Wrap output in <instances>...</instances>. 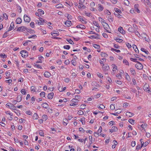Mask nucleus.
Listing matches in <instances>:
<instances>
[{
  "instance_id": "nucleus-5",
  "label": "nucleus",
  "mask_w": 151,
  "mask_h": 151,
  "mask_svg": "<svg viewBox=\"0 0 151 151\" xmlns=\"http://www.w3.org/2000/svg\"><path fill=\"white\" fill-rule=\"evenodd\" d=\"M24 21L27 22H29L30 21V18L26 14L24 15Z\"/></svg>"
},
{
  "instance_id": "nucleus-47",
  "label": "nucleus",
  "mask_w": 151,
  "mask_h": 151,
  "mask_svg": "<svg viewBox=\"0 0 151 151\" xmlns=\"http://www.w3.org/2000/svg\"><path fill=\"white\" fill-rule=\"evenodd\" d=\"M71 63L73 65L75 66L76 63V61L75 60H71Z\"/></svg>"
},
{
  "instance_id": "nucleus-64",
  "label": "nucleus",
  "mask_w": 151,
  "mask_h": 151,
  "mask_svg": "<svg viewBox=\"0 0 151 151\" xmlns=\"http://www.w3.org/2000/svg\"><path fill=\"white\" fill-rule=\"evenodd\" d=\"M78 114L79 115H82L83 114V111L80 110L78 111Z\"/></svg>"
},
{
  "instance_id": "nucleus-2",
  "label": "nucleus",
  "mask_w": 151,
  "mask_h": 151,
  "mask_svg": "<svg viewBox=\"0 0 151 151\" xmlns=\"http://www.w3.org/2000/svg\"><path fill=\"white\" fill-rule=\"evenodd\" d=\"M135 67L138 69L141 70L143 68V66L140 63L138 62L135 65Z\"/></svg>"
},
{
  "instance_id": "nucleus-54",
  "label": "nucleus",
  "mask_w": 151,
  "mask_h": 151,
  "mask_svg": "<svg viewBox=\"0 0 151 151\" xmlns=\"http://www.w3.org/2000/svg\"><path fill=\"white\" fill-rule=\"evenodd\" d=\"M147 126V124H142L141 125V127L144 129V128L145 127H146V126Z\"/></svg>"
},
{
  "instance_id": "nucleus-20",
  "label": "nucleus",
  "mask_w": 151,
  "mask_h": 151,
  "mask_svg": "<svg viewBox=\"0 0 151 151\" xmlns=\"http://www.w3.org/2000/svg\"><path fill=\"white\" fill-rule=\"evenodd\" d=\"M22 22V19L21 18L19 17H18L17 19L16 22V23L17 24H20Z\"/></svg>"
},
{
  "instance_id": "nucleus-62",
  "label": "nucleus",
  "mask_w": 151,
  "mask_h": 151,
  "mask_svg": "<svg viewBox=\"0 0 151 151\" xmlns=\"http://www.w3.org/2000/svg\"><path fill=\"white\" fill-rule=\"evenodd\" d=\"M71 101L72 102H74V103H76L78 102V101H79L77 99H76L75 98L73 99Z\"/></svg>"
},
{
  "instance_id": "nucleus-53",
  "label": "nucleus",
  "mask_w": 151,
  "mask_h": 151,
  "mask_svg": "<svg viewBox=\"0 0 151 151\" xmlns=\"http://www.w3.org/2000/svg\"><path fill=\"white\" fill-rule=\"evenodd\" d=\"M130 60L132 61L133 62H137V59H136V58H130Z\"/></svg>"
},
{
  "instance_id": "nucleus-44",
  "label": "nucleus",
  "mask_w": 151,
  "mask_h": 151,
  "mask_svg": "<svg viewBox=\"0 0 151 151\" xmlns=\"http://www.w3.org/2000/svg\"><path fill=\"white\" fill-rule=\"evenodd\" d=\"M128 122L132 124H133L134 120L132 119H130L128 120Z\"/></svg>"
},
{
  "instance_id": "nucleus-52",
  "label": "nucleus",
  "mask_w": 151,
  "mask_h": 151,
  "mask_svg": "<svg viewBox=\"0 0 151 151\" xmlns=\"http://www.w3.org/2000/svg\"><path fill=\"white\" fill-rule=\"evenodd\" d=\"M110 109L113 110L115 109V107L114 105L113 104H111L110 106Z\"/></svg>"
},
{
  "instance_id": "nucleus-40",
  "label": "nucleus",
  "mask_w": 151,
  "mask_h": 151,
  "mask_svg": "<svg viewBox=\"0 0 151 151\" xmlns=\"http://www.w3.org/2000/svg\"><path fill=\"white\" fill-rule=\"evenodd\" d=\"M26 30L28 32H29L30 33H33L34 32V30H31V29H27V28L26 29Z\"/></svg>"
},
{
  "instance_id": "nucleus-46",
  "label": "nucleus",
  "mask_w": 151,
  "mask_h": 151,
  "mask_svg": "<svg viewBox=\"0 0 151 151\" xmlns=\"http://www.w3.org/2000/svg\"><path fill=\"white\" fill-rule=\"evenodd\" d=\"M63 48L65 49L68 50L70 48V46L69 45H65L63 46Z\"/></svg>"
},
{
  "instance_id": "nucleus-12",
  "label": "nucleus",
  "mask_w": 151,
  "mask_h": 151,
  "mask_svg": "<svg viewBox=\"0 0 151 151\" xmlns=\"http://www.w3.org/2000/svg\"><path fill=\"white\" fill-rule=\"evenodd\" d=\"M103 70H107L109 69V66L107 65H104L102 66Z\"/></svg>"
},
{
  "instance_id": "nucleus-37",
  "label": "nucleus",
  "mask_w": 151,
  "mask_h": 151,
  "mask_svg": "<svg viewBox=\"0 0 151 151\" xmlns=\"http://www.w3.org/2000/svg\"><path fill=\"white\" fill-rule=\"evenodd\" d=\"M108 19L110 22H111L113 21V19L111 16H110L108 17Z\"/></svg>"
},
{
  "instance_id": "nucleus-57",
  "label": "nucleus",
  "mask_w": 151,
  "mask_h": 151,
  "mask_svg": "<svg viewBox=\"0 0 151 151\" xmlns=\"http://www.w3.org/2000/svg\"><path fill=\"white\" fill-rule=\"evenodd\" d=\"M130 91L134 93H136L137 92L135 88H131Z\"/></svg>"
},
{
  "instance_id": "nucleus-50",
  "label": "nucleus",
  "mask_w": 151,
  "mask_h": 151,
  "mask_svg": "<svg viewBox=\"0 0 151 151\" xmlns=\"http://www.w3.org/2000/svg\"><path fill=\"white\" fill-rule=\"evenodd\" d=\"M93 46L94 47L97 49H99L100 47V46L96 44H94L93 45Z\"/></svg>"
},
{
  "instance_id": "nucleus-31",
  "label": "nucleus",
  "mask_w": 151,
  "mask_h": 151,
  "mask_svg": "<svg viewBox=\"0 0 151 151\" xmlns=\"http://www.w3.org/2000/svg\"><path fill=\"white\" fill-rule=\"evenodd\" d=\"M63 124L64 125L66 126L68 124V121L67 119H64L63 120Z\"/></svg>"
},
{
  "instance_id": "nucleus-7",
  "label": "nucleus",
  "mask_w": 151,
  "mask_h": 151,
  "mask_svg": "<svg viewBox=\"0 0 151 151\" xmlns=\"http://www.w3.org/2000/svg\"><path fill=\"white\" fill-rule=\"evenodd\" d=\"M139 6V5L138 4H135L134 5V10L135 12H137L138 13H139L140 11L138 9Z\"/></svg>"
},
{
  "instance_id": "nucleus-26",
  "label": "nucleus",
  "mask_w": 151,
  "mask_h": 151,
  "mask_svg": "<svg viewBox=\"0 0 151 151\" xmlns=\"http://www.w3.org/2000/svg\"><path fill=\"white\" fill-rule=\"evenodd\" d=\"M114 10L115 11V12L117 13L118 14L122 13L121 11L118 8H115Z\"/></svg>"
},
{
  "instance_id": "nucleus-33",
  "label": "nucleus",
  "mask_w": 151,
  "mask_h": 151,
  "mask_svg": "<svg viewBox=\"0 0 151 151\" xmlns=\"http://www.w3.org/2000/svg\"><path fill=\"white\" fill-rule=\"evenodd\" d=\"M66 41L68 42L70 44L73 45L74 44V42L71 39H67Z\"/></svg>"
},
{
  "instance_id": "nucleus-9",
  "label": "nucleus",
  "mask_w": 151,
  "mask_h": 151,
  "mask_svg": "<svg viewBox=\"0 0 151 151\" xmlns=\"http://www.w3.org/2000/svg\"><path fill=\"white\" fill-rule=\"evenodd\" d=\"M78 19L83 24H86L87 23V22L85 21V19L82 18L81 16H79L78 17Z\"/></svg>"
},
{
  "instance_id": "nucleus-8",
  "label": "nucleus",
  "mask_w": 151,
  "mask_h": 151,
  "mask_svg": "<svg viewBox=\"0 0 151 151\" xmlns=\"http://www.w3.org/2000/svg\"><path fill=\"white\" fill-rule=\"evenodd\" d=\"M117 130L118 129L117 127L113 126L112 127L111 129L109 130V132L111 133L114 132H116Z\"/></svg>"
},
{
  "instance_id": "nucleus-36",
  "label": "nucleus",
  "mask_w": 151,
  "mask_h": 151,
  "mask_svg": "<svg viewBox=\"0 0 151 151\" xmlns=\"http://www.w3.org/2000/svg\"><path fill=\"white\" fill-rule=\"evenodd\" d=\"M130 71L132 74L133 75H134L136 73L135 71L133 68H131L130 69Z\"/></svg>"
},
{
  "instance_id": "nucleus-42",
  "label": "nucleus",
  "mask_w": 151,
  "mask_h": 151,
  "mask_svg": "<svg viewBox=\"0 0 151 151\" xmlns=\"http://www.w3.org/2000/svg\"><path fill=\"white\" fill-rule=\"evenodd\" d=\"M124 4L127 6H128L129 4V1L128 0H124Z\"/></svg>"
},
{
  "instance_id": "nucleus-18",
  "label": "nucleus",
  "mask_w": 151,
  "mask_h": 151,
  "mask_svg": "<svg viewBox=\"0 0 151 151\" xmlns=\"http://www.w3.org/2000/svg\"><path fill=\"white\" fill-rule=\"evenodd\" d=\"M126 115L128 116L129 117H131L133 116L134 114L133 113H132L130 112H127L126 113Z\"/></svg>"
},
{
  "instance_id": "nucleus-15",
  "label": "nucleus",
  "mask_w": 151,
  "mask_h": 151,
  "mask_svg": "<svg viewBox=\"0 0 151 151\" xmlns=\"http://www.w3.org/2000/svg\"><path fill=\"white\" fill-rule=\"evenodd\" d=\"M54 95V93L53 92H51L50 93H49L47 96V98L48 99H52Z\"/></svg>"
},
{
  "instance_id": "nucleus-58",
  "label": "nucleus",
  "mask_w": 151,
  "mask_h": 151,
  "mask_svg": "<svg viewBox=\"0 0 151 151\" xmlns=\"http://www.w3.org/2000/svg\"><path fill=\"white\" fill-rule=\"evenodd\" d=\"M84 2V0H79V4L80 5H82Z\"/></svg>"
},
{
  "instance_id": "nucleus-45",
  "label": "nucleus",
  "mask_w": 151,
  "mask_h": 151,
  "mask_svg": "<svg viewBox=\"0 0 151 151\" xmlns=\"http://www.w3.org/2000/svg\"><path fill=\"white\" fill-rule=\"evenodd\" d=\"M51 35L53 36V37H55L57 36L58 35H59V32H58V33H53L51 34Z\"/></svg>"
},
{
  "instance_id": "nucleus-49",
  "label": "nucleus",
  "mask_w": 151,
  "mask_h": 151,
  "mask_svg": "<svg viewBox=\"0 0 151 151\" xmlns=\"http://www.w3.org/2000/svg\"><path fill=\"white\" fill-rule=\"evenodd\" d=\"M3 16L6 20H7L8 19V16L6 13L3 14Z\"/></svg>"
},
{
  "instance_id": "nucleus-14",
  "label": "nucleus",
  "mask_w": 151,
  "mask_h": 151,
  "mask_svg": "<svg viewBox=\"0 0 151 151\" xmlns=\"http://www.w3.org/2000/svg\"><path fill=\"white\" fill-rule=\"evenodd\" d=\"M14 27V25L13 22H12L10 26L9 29L8 30V32L12 30Z\"/></svg>"
},
{
  "instance_id": "nucleus-1",
  "label": "nucleus",
  "mask_w": 151,
  "mask_h": 151,
  "mask_svg": "<svg viewBox=\"0 0 151 151\" xmlns=\"http://www.w3.org/2000/svg\"><path fill=\"white\" fill-rule=\"evenodd\" d=\"M102 25L106 30L105 32L109 33L110 32V30L109 29H110L109 26L107 23L105 22V23H103Z\"/></svg>"
},
{
  "instance_id": "nucleus-32",
  "label": "nucleus",
  "mask_w": 151,
  "mask_h": 151,
  "mask_svg": "<svg viewBox=\"0 0 151 151\" xmlns=\"http://www.w3.org/2000/svg\"><path fill=\"white\" fill-rule=\"evenodd\" d=\"M55 7L57 8H62L63 7V5L61 4H57L56 6Z\"/></svg>"
},
{
  "instance_id": "nucleus-25",
  "label": "nucleus",
  "mask_w": 151,
  "mask_h": 151,
  "mask_svg": "<svg viewBox=\"0 0 151 151\" xmlns=\"http://www.w3.org/2000/svg\"><path fill=\"white\" fill-rule=\"evenodd\" d=\"M65 16L67 17L68 19L69 20H70L72 19V16L71 15L68 14H66L65 15Z\"/></svg>"
},
{
  "instance_id": "nucleus-59",
  "label": "nucleus",
  "mask_w": 151,
  "mask_h": 151,
  "mask_svg": "<svg viewBox=\"0 0 151 151\" xmlns=\"http://www.w3.org/2000/svg\"><path fill=\"white\" fill-rule=\"evenodd\" d=\"M35 88L34 86H32L31 87V91H35Z\"/></svg>"
},
{
  "instance_id": "nucleus-28",
  "label": "nucleus",
  "mask_w": 151,
  "mask_h": 151,
  "mask_svg": "<svg viewBox=\"0 0 151 151\" xmlns=\"http://www.w3.org/2000/svg\"><path fill=\"white\" fill-rule=\"evenodd\" d=\"M98 108L99 109H104L105 108V106L102 104H100L98 106Z\"/></svg>"
},
{
  "instance_id": "nucleus-60",
  "label": "nucleus",
  "mask_w": 151,
  "mask_h": 151,
  "mask_svg": "<svg viewBox=\"0 0 151 151\" xmlns=\"http://www.w3.org/2000/svg\"><path fill=\"white\" fill-rule=\"evenodd\" d=\"M8 31L6 32H5L4 33V34L3 35V37L4 38H5L7 36V32H8Z\"/></svg>"
},
{
  "instance_id": "nucleus-6",
  "label": "nucleus",
  "mask_w": 151,
  "mask_h": 151,
  "mask_svg": "<svg viewBox=\"0 0 151 151\" xmlns=\"http://www.w3.org/2000/svg\"><path fill=\"white\" fill-rule=\"evenodd\" d=\"M128 30L131 32H134L135 31V29L133 28L130 25H128Z\"/></svg>"
},
{
  "instance_id": "nucleus-51",
  "label": "nucleus",
  "mask_w": 151,
  "mask_h": 151,
  "mask_svg": "<svg viewBox=\"0 0 151 151\" xmlns=\"http://www.w3.org/2000/svg\"><path fill=\"white\" fill-rule=\"evenodd\" d=\"M0 57L3 58H6V55L5 54H0Z\"/></svg>"
},
{
  "instance_id": "nucleus-29",
  "label": "nucleus",
  "mask_w": 151,
  "mask_h": 151,
  "mask_svg": "<svg viewBox=\"0 0 151 151\" xmlns=\"http://www.w3.org/2000/svg\"><path fill=\"white\" fill-rule=\"evenodd\" d=\"M99 21L101 22L102 25L103 24V23H105V22H104V19L100 17H99Z\"/></svg>"
},
{
  "instance_id": "nucleus-17",
  "label": "nucleus",
  "mask_w": 151,
  "mask_h": 151,
  "mask_svg": "<svg viewBox=\"0 0 151 151\" xmlns=\"http://www.w3.org/2000/svg\"><path fill=\"white\" fill-rule=\"evenodd\" d=\"M44 75L46 77L48 78L50 76L51 74L49 72L46 71L44 73Z\"/></svg>"
},
{
  "instance_id": "nucleus-22",
  "label": "nucleus",
  "mask_w": 151,
  "mask_h": 151,
  "mask_svg": "<svg viewBox=\"0 0 151 151\" xmlns=\"http://www.w3.org/2000/svg\"><path fill=\"white\" fill-rule=\"evenodd\" d=\"M38 118V116L37 113H35L33 115V118L34 119H37Z\"/></svg>"
},
{
  "instance_id": "nucleus-4",
  "label": "nucleus",
  "mask_w": 151,
  "mask_h": 151,
  "mask_svg": "<svg viewBox=\"0 0 151 151\" xmlns=\"http://www.w3.org/2000/svg\"><path fill=\"white\" fill-rule=\"evenodd\" d=\"M27 28L24 26H21L19 27L17 30V32L22 31L23 32L25 31V29L26 30Z\"/></svg>"
},
{
  "instance_id": "nucleus-11",
  "label": "nucleus",
  "mask_w": 151,
  "mask_h": 151,
  "mask_svg": "<svg viewBox=\"0 0 151 151\" xmlns=\"http://www.w3.org/2000/svg\"><path fill=\"white\" fill-rule=\"evenodd\" d=\"M98 9L99 11L101 12L104 9V7L101 4H98Z\"/></svg>"
},
{
  "instance_id": "nucleus-35",
  "label": "nucleus",
  "mask_w": 151,
  "mask_h": 151,
  "mask_svg": "<svg viewBox=\"0 0 151 151\" xmlns=\"http://www.w3.org/2000/svg\"><path fill=\"white\" fill-rule=\"evenodd\" d=\"M111 51H115L116 52H120V50H116V49H115L114 48H112L111 49Z\"/></svg>"
},
{
  "instance_id": "nucleus-30",
  "label": "nucleus",
  "mask_w": 151,
  "mask_h": 151,
  "mask_svg": "<svg viewBox=\"0 0 151 151\" xmlns=\"http://www.w3.org/2000/svg\"><path fill=\"white\" fill-rule=\"evenodd\" d=\"M37 11L40 14H43L44 13V11L41 9H39Z\"/></svg>"
},
{
  "instance_id": "nucleus-39",
  "label": "nucleus",
  "mask_w": 151,
  "mask_h": 151,
  "mask_svg": "<svg viewBox=\"0 0 151 151\" xmlns=\"http://www.w3.org/2000/svg\"><path fill=\"white\" fill-rule=\"evenodd\" d=\"M141 50L144 52H145L146 54H148V52L147 51H146L143 48H142L141 49Z\"/></svg>"
},
{
  "instance_id": "nucleus-23",
  "label": "nucleus",
  "mask_w": 151,
  "mask_h": 151,
  "mask_svg": "<svg viewBox=\"0 0 151 151\" xmlns=\"http://www.w3.org/2000/svg\"><path fill=\"white\" fill-rule=\"evenodd\" d=\"M42 106L44 108H45L47 109H48V105L46 103L42 104Z\"/></svg>"
},
{
  "instance_id": "nucleus-16",
  "label": "nucleus",
  "mask_w": 151,
  "mask_h": 151,
  "mask_svg": "<svg viewBox=\"0 0 151 151\" xmlns=\"http://www.w3.org/2000/svg\"><path fill=\"white\" fill-rule=\"evenodd\" d=\"M118 31L122 34H124L125 33V31L123 30L122 27H120L118 28Z\"/></svg>"
},
{
  "instance_id": "nucleus-13",
  "label": "nucleus",
  "mask_w": 151,
  "mask_h": 151,
  "mask_svg": "<svg viewBox=\"0 0 151 151\" xmlns=\"http://www.w3.org/2000/svg\"><path fill=\"white\" fill-rule=\"evenodd\" d=\"M65 24L67 27H69L71 25L72 23L71 21L70 20H68L65 22Z\"/></svg>"
},
{
  "instance_id": "nucleus-34",
  "label": "nucleus",
  "mask_w": 151,
  "mask_h": 151,
  "mask_svg": "<svg viewBox=\"0 0 151 151\" xmlns=\"http://www.w3.org/2000/svg\"><path fill=\"white\" fill-rule=\"evenodd\" d=\"M42 118L43 120L45 121L48 119V117L46 115L44 114L42 116Z\"/></svg>"
},
{
  "instance_id": "nucleus-27",
  "label": "nucleus",
  "mask_w": 151,
  "mask_h": 151,
  "mask_svg": "<svg viewBox=\"0 0 151 151\" xmlns=\"http://www.w3.org/2000/svg\"><path fill=\"white\" fill-rule=\"evenodd\" d=\"M112 65V67H113L112 69L113 71L114 72L117 70V66L113 64Z\"/></svg>"
},
{
  "instance_id": "nucleus-19",
  "label": "nucleus",
  "mask_w": 151,
  "mask_h": 151,
  "mask_svg": "<svg viewBox=\"0 0 151 151\" xmlns=\"http://www.w3.org/2000/svg\"><path fill=\"white\" fill-rule=\"evenodd\" d=\"M22 96L21 95H18L17 97V101L18 102H20L22 100Z\"/></svg>"
},
{
  "instance_id": "nucleus-56",
  "label": "nucleus",
  "mask_w": 151,
  "mask_h": 151,
  "mask_svg": "<svg viewBox=\"0 0 151 151\" xmlns=\"http://www.w3.org/2000/svg\"><path fill=\"white\" fill-rule=\"evenodd\" d=\"M21 92L23 94H25L26 93V92L24 89H22L21 91Z\"/></svg>"
},
{
  "instance_id": "nucleus-10",
  "label": "nucleus",
  "mask_w": 151,
  "mask_h": 151,
  "mask_svg": "<svg viewBox=\"0 0 151 151\" xmlns=\"http://www.w3.org/2000/svg\"><path fill=\"white\" fill-rule=\"evenodd\" d=\"M76 27L78 28H80L82 29H84L86 28V27L85 26L81 24L77 25L76 26Z\"/></svg>"
},
{
  "instance_id": "nucleus-41",
  "label": "nucleus",
  "mask_w": 151,
  "mask_h": 151,
  "mask_svg": "<svg viewBox=\"0 0 151 151\" xmlns=\"http://www.w3.org/2000/svg\"><path fill=\"white\" fill-rule=\"evenodd\" d=\"M115 40L116 41L119 43H121L122 42L123 40L121 39H120L119 38H116L115 39Z\"/></svg>"
},
{
  "instance_id": "nucleus-63",
  "label": "nucleus",
  "mask_w": 151,
  "mask_h": 151,
  "mask_svg": "<svg viewBox=\"0 0 151 151\" xmlns=\"http://www.w3.org/2000/svg\"><path fill=\"white\" fill-rule=\"evenodd\" d=\"M26 113L27 114L31 115H32V113L30 111H26Z\"/></svg>"
},
{
  "instance_id": "nucleus-55",
  "label": "nucleus",
  "mask_w": 151,
  "mask_h": 151,
  "mask_svg": "<svg viewBox=\"0 0 151 151\" xmlns=\"http://www.w3.org/2000/svg\"><path fill=\"white\" fill-rule=\"evenodd\" d=\"M123 63H125L126 65H129L128 62L127 60L125 59H124L123 60Z\"/></svg>"
},
{
  "instance_id": "nucleus-21",
  "label": "nucleus",
  "mask_w": 151,
  "mask_h": 151,
  "mask_svg": "<svg viewBox=\"0 0 151 151\" xmlns=\"http://www.w3.org/2000/svg\"><path fill=\"white\" fill-rule=\"evenodd\" d=\"M93 24L95 26L97 27L98 28H100V26L99 25V24L96 21H94L93 22Z\"/></svg>"
},
{
  "instance_id": "nucleus-3",
  "label": "nucleus",
  "mask_w": 151,
  "mask_h": 151,
  "mask_svg": "<svg viewBox=\"0 0 151 151\" xmlns=\"http://www.w3.org/2000/svg\"><path fill=\"white\" fill-rule=\"evenodd\" d=\"M20 53L21 54L22 57L24 58L27 56L28 55V52L26 50H22L20 51Z\"/></svg>"
},
{
  "instance_id": "nucleus-24",
  "label": "nucleus",
  "mask_w": 151,
  "mask_h": 151,
  "mask_svg": "<svg viewBox=\"0 0 151 151\" xmlns=\"http://www.w3.org/2000/svg\"><path fill=\"white\" fill-rule=\"evenodd\" d=\"M43 59L44 58L42 56H39V57H38V59H39V61H37L36 63H42V60H41V59Z\"/></svg>"
},
{
  "instance_id": "nucleus-48",
  "label": "nucleus",
  "mask_w": 151,
  "mask_h": 151,
  "mask_svg": "<svg viewBox=\"0 0 151 151\" xmlns=\"http://www.w3.org/2000/svg\"><path fill=\"white\" fill-rule=\"evenodd\" d=\"M40 95L42 97H45V93L44 92H42L40 93Z\"/></svg>"
},
{
  "instance_id": "nucleus-38",
  "label": "nucleus",
  "mask_w": 151,
  "mask_h": 151,
  "mask_svg": "<svg viewBox=\"0 0 151 151\" xmlns=\"http://www.w3.org/2000/svg\"><path fill=\"white\" fill-rule=\"evenodd\" d=\"M149 87V86L148 85H147V84H145L144 85V89L145 91H147Z\"/></svg>"
},
{
  "instance_id": "nucleus-61",
  "label": "nucleus",
  "mask_w": 151,
  "mask_h": 151,
  "mask_svg": "<svg viewBox=\"0 0 151 151\" xmlns=\"http://www.w3.org/2000/svg\"><path fill=\"white\" fill-rule=\"evenodd\" d=\"M86 105L85 104H83L81 105V109H84L85 108V106Z\"/></svg>"
},
{
  "instance_id": "nucleus-43",
  "label": "nucleus",
  "mask_w": 151,
  "mask_h": 151,
  "mask_svg": "<svg viewBox=\"0 0 151 151\" xmlns=\"http://www.w3.org/2000/svg\"><path fill=\"white\" fill-rule=\"evenodd\" d=\"M12 104L10 103H8L6 104V106L8 107L9 108H10L12 106Z\"/></svg>"
}]
</instances>
